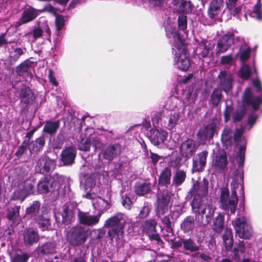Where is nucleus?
Masks as SVG:
<instances>
[{
	"label": "nucleus",
	"instance_id": "33",
	"mask_svg": "<svg viewBox=\"0 0 262 262\" xmlns=\"http://www.w3.org/2000/svg\"><path fill=\"white\" fill-rule=\"evenodd\" d=\"M245 250L246 248L244 242L243 241H239L237 247L234 248L233 250L235 262H239L241 257L245 256Z\"/></svg>",
	"mask_w": 262,
	"mask_h": 262
},
{
	"label": "nucleus",
	"instance_id": "50",
	"mask_svg": "<svg viewBox=\"0 0 262 262\" xmlns=\"http://www.w3.org/2000/svg\"><path fill=\"white\" fill-rule=\"evenodd\" d=\"M156 222L154 220L147 221L144 225V229L146 232H152L155 230Z\"/></svg>",
	"mask_w": 262,
	"mask_h": 262
},
{
	"label": "nucleus",
	"instance_id": "61",
	"mask_svg": "<svg viewBox=\"0 0 262 262\" xmlns=\"http://www.w3.org/2000/svg\"><path fill=\"white\" fill-rule=\"evenodd\" d=\"M150 211V208L148 206H144L142 210L140 211L139 213V217L140 218H145L147 217L149 214Z\"/></svg>",
	"mask_w": 262,
	"mask_h": 262
},
{
	"label": "nucleus",
	"instance_id": "46",
	"mask_svg": "<svg viewBox=\"0 0 262 262\" xmlns=\"http://www.w3.org/2000/svg\"><path fill=\"white\" fill-rule=\"evenodd\" d=\"M252 70H250L248 65L244 64L240 70V76L243 78L247 79L250 76Z\"/></svg>",
	"mask_w": 262,
	"mask_h": 262
},
{
	"label": "nucleus",
	"instance_id": "56",
	"mask_svg": "<svg viewBox=\"0 0 262 262\" xmlns=\"http://www.w3.org/2000/svg\"><path fill=\"white\" fill-rule=\"evenodd\" d=\"M64 17L61 15H58L56 17L55 24L57 30H61L64 25Z\"/></svg>",
	"mask_w": 262,
	"mask_h": 262
},
{
	"label": "nucleus",
	"instance_id": "10",
	"mask_svg": "<svg viewBox=\"0 0 262 262\" xmlns=\"http://www.w3.org/2000/svg\"><path fill=\"white\" fill-rule=\"evenodd\" d=\"M56 162L54 160L44 156L38 159L35 169L37 172L46 174L52 171L55 167Z\"/></svg>",
	"mask_w": 262,
	"mask_h": 262
},
{
	"label": "nucleus",
	"instance_id": "18",
	"mask_svg": "<svg viewBox=\"0 0 262 262\" xmlns=\"http://www.w3.org/2000/svg\"><path fill=\"white\" fill-rule=\"evenodd\" d=\"M208 156L207 151H203L196 155L193 159L192 171H202L204 170L206 164V159Z\"/></svg>",
	"mask_w": 262,
	"mask_h": 262
},
{
	"label": "nucleus",
	"instance_id": "55",
	"mask_svg": "<svg viewBox=\"0 0 262 262\" xmlns=\"http://www.w3.org/2000/svg\"><path fill=\"white\" fill-rule=\"evenodd\" d=\"M40 208V204L38 202H34L32 205L26 209L27 214L35 213L39 210Z\"/></svg>",
	"mask_w": 262,
	"mask_h": 262
},
{
	"label": "nucleus",
	"instance_id": "63",
	"mask_svg": "<svg viewBox=\"0 0 262 262\" xmlns=\"http://www.w3.org/2000/svg\"><path fill=\"white\" fill-rule=\"evenodd\" d=\"M252 83H253V86L256 89V91L257 92H261L262 93V85H261V83L260 81V80L258 78L253 79L252 80Z\"/></svg>",
	"mask_w": 262,
	"mask_h": 262
},
{
	"label": "nucleus",
	"instance_id": "27",
	"mask_svg": "<svg viewBox=\"0 0 262 262\" xmlns=\"http://www.w3.org/2000/svg\"><path fill=\"white\" fill-rule=\"evenodd\" d=\"M223 3L224 0H213L211 2L208 11L210 18H214L221 12Z\"/></svg>",
	"mask_w": 262,
	"mask_h": 262
},
{
	"label": "nucleus",
	"instance_id": "11",
	"mask_svg": "<svg viewBox=\"0 0 262 262\" xmlns=\"http://www.w3.org/2000/svg\"><path fill=\"white\" fill-rule=\"evenodd\" d=\"M95 195L88 192L85 194V198L92 200V204L95 210H97L98 214L100 216L104 212L110 208L111 204L109 201L104 200L99 196L94 197Z\"/></svg>",
	"mask_w": 262,
	"mask_h": 262
},
{
	"label": "nucleus",
	"instance_id": "49",
	"mask_svg": "<svg viewBox=\"0 0 262 262\" xmlns=\"http://www.w3.org/2000/svg\"><path fill=\"white\" fill-rule=\"evenodd\" d=\"M184 247L186 250L192 251H196L198 247L191 239H186L183 241Z\"/></svg>",
	"mask_w": 262,
	"mask_h": 262
},
{
	"label": "nucleus",
	"instance_id": "1",
	"mask_svg": "<svg viewBox=\"0 0 262 262\" xmlns=\"http://www.w3.org/2000/svg\"><path fill=\"white\" fill-rule=\"evenodd\" d=\"M208 192L207 185L204 183L200 185L198 183L193 184L191 189L193 199L191 203L192 211L196 214L200 224L203 226L208 225L214 214L216 208L212 205L206 203L203 200Z\"/></svg>",
	"mask_w": 262,
	"mask_h": 262
},
{
	"label": "nucleus",
	"instance_id": "45",
	"mask_svg": "<svg viewBox=\"0 0 262 262\" xmlns=\"http://www.w3.org/2000/svg\"><path fill=\"white\" fill-rule=\"evenodd\" d=\"M222 91L217 88L214 90L211 96V103L214 106H217L222 99Z\"/></svg>",
	"mask_w": 262,
	"mask_h": 262
},
{
	"label": "nucleus",
	"instance_id": "54",
	"mask_svg": "<svg viewBox=\"0 0 262 262\" xmlns=\"http://www.w3.org/2000/svg\"><path fill=\"white\" fill-rule=\"evenodd\" d=\"M178 26L180 29L185 30L187 28V17L184 15L179 16Z\"/></svg>",
	"mask_w": 262,
	"mask_h": 262
},
{
	"label": "nucleus",
	"instance_id": "52",
	"mask_svg": "<svg viewBox=\"0 0 262 262\" xmlns=\"http://www.w3.org/2000/svg\"><path fill=\"white\" fill-rule=\"evenodd\" d=\"M232 136L231 129L228 127H226L223 132L222 139L226 142L229 141L231 139Z\"/></svg>",
	"mask_w": 262,
	"mask_h": 262
},
{
	"label": "nucleus",
	"instance_id": "15",
	"mask_svg": "<svg viewBox=\"0 0 262 262\" xmlns=\"http://www.w3.org/2000/svg\"><path fill=\"white\" fill-rule=\"evenodd\" d=\"M33 185L31 183H25L16 189L11 195L13 200H20L23 202L25 198L32 192Z\"/></svg>",
	"mask_w": 262,
	"mask_h": 262
},
{
	"label": "nucleus",
	"instance_id": "62",
	"mask_svg": "<svg viewBox=\"0 0 262 262\" xmlns=\"http://www.w3.org/2000/svg\"><path fill=\"white\" fill-rule=\"evenodd\" d=\"M228 239H232L233 235L232 230L231 229L227 228L225 229L224 233L223 235V239L226 240Z\"/></svg>",
	"mask_w": 262,
	"mask_h": 262
},
{
	"label": "nucleus",
	"instance_id": "9",
	"mask_svg": "<svg viewBox=\"0 0 262 262\" xmlns=\"http://www.w3.org/2000/svg\"><path fill=\"white\" fill-rule=\"evenodd\" d=\"M165 114H167L169 117L166 127L168 129H172L178 124V120L180 117V113L175 111H168L167 109H165L163 110L161 113H155L153 115V118H155L158 121L159 119H161L163 115Z\"/></svg>",
	"mask_w": 262,
	"mask_h": 262
},
{
	"label": "nucleus",
	"instance_id": "31",
	"mask_svg": "<svg viewBox=\"0 0 262 262\" xmlns=\"http://www.w3.org/2000/svg\"><path fill=\"white\" fill-rule=\"evenodd\" d=\"M43 137L37 138L35 141L31 142L28 144L29 149L31 153L36 152L41 150L45 145Z\"/></svg>",
	"mask_w": 262,
	"mask_h": 262
},
{
	"label": "nucleus",
	"instance_id": "19",
	"mask_svg": "<svg viewBox=\"0 0 262 262\" xmlns=\"http://www.w3.org/2000/svg\"><path fill=\"white\" fill-rule=\"evenodd\" d=\"M167 132L164 129H151L150 130V139L155 145H159L163 143L167 139Z\"/></svg>",
	"mask_w": 262,
	"mask_h": 262
},
{
	"label": "nucleus",
	"instance_id": "40",
	"mask_svg": "<svg viewBox=\"0 0 262 262\" xmlns=\"http://www.w3.org/2000/svg\"><path fill=\"white\" fill-rule=\"evenodd\" d=\"M171 176V170L169 168H165L161 172L159 178V183L167 185L170 183Z\"/></svg>",
	"mask_w": 262,
	"mask_h": 262
},
{
	"label": "nucleus",
	"instance_id": "2",
	"mask_svg": "<svg viewBox=\"0 0 262 262\" xmlns=\"http://www.w3.org/2000/svg\"><path fill=\"white\" fill-rule=\"evenodd\" d=\"M165 29L167 37L173 38L172 50L174 54V65L180 70L187 71L190 67V62L184 39L172 26L167 25Z\"/></svg>",
	"mask_w": 262,
	"mask_h": 262
},
{
	"label": "nucleus",
	"instance_id": "35",
	"mask_svg": "<svg viewBox=\"0 0 262 262\" xmlns=\"http://www.w3.org/2000/svg\"><path fill=\"white\" fill-rule=\"evenodd\" d=\"M150 184L147 183H137L135 186V192L139 195H144L150 191Z\"/></svg>",
	"mask_w": 262,
	"mask_h": 262
},
{
	"label": "nucleus",
	"instance_id": "21",
	"mask_svg": "<svg viewBox=\"0 0 262 262\" xmlns=\"http://www.w3.org/2000/svg\"><path fill=\"white\" fill-rule=\"evenodd\" d=\"M172 7L179 13H189L191 12L192 6L190 1L185 0H173Z\"/></svg>",
	"mask_w": 262,
	"mask_h": 262
},
{
	"label": "nucleus",
	"instance_id": "29",
	"mask_svg": "<svg viewBox=\"0 0 262 262\" xmlns=\"http://www.w3.org/2000/svg\"><path fill=\"white\" fill-rule=\"evenodd\" d=\"M20 96L21 101L26 104L31 103L35 100V97L32 94L31 90L27 87H24L21 89Z\"/></svg>",
	"mask_w": 262,
	"mask_h": 262
},
{
	"label": "nucleus",
	"instance_id": "58",
	"mask_svg": "<svg viewBox=\"0 0 262 262\" xmlns=\"http://www.w3.org/2000/svg\"><path fill=\"white\" fill-rule=\"evenodd\" d=\"M28 146V141L26 142V141H25L22 143V144L19 147L17 151L16 152L15 155L18 157L23 155V154L26 150Z\"/></svg>",
	"mask_w": 262,
	"mask_h": 262
},
{
	"label": "nucleus",
	"instance_id": "53",
	"mask_svg": "<svg viewBox=\"0 0 262 262\" xmlns=\"http://www.w3.org/2000/svg\"><path fill=\"white\" fill-rule=\"evenodd\" d=\"M39 227L43 230L48 229L50 226V221L49 219L41 217L37 221Z\"/></svg>",
	"mask_w": 262,
	"mask_h": 262
},
{
	"label": "nucleus",
	"instance_id": "6",
	"mask_svg": "<svg viewBox=\"0 0 262 262\" xmlns=\"http://www.w3.org/2000/svg\"><path fill=\"white\" fill-rule=\"evenodd\" d=\"M87 236L86 231L80 226L73 227L67 233V241L73 246H80L84 244Z\"/></svg>",
	"mask_w": 262,
	"mask_h": 262
},
{
	"label": "nucleus",
	"instance_id": "5",
	"mask_svg": "<svg viewBox=\"0 0 262 262\" xmlns=\"http://www.w3.org/2000/svg\"><path fill=\"white\" fill-rule=\"evenodd\" d=\"M236 235L241 238L251 237L253 231L250 220L245 216L237 217L232 222Z\"/></svg>",
	"mask_w": 262,
	"mask_h": 262
},
{
	"label": "nucleus",
	"instance_id": "47",
	"mask_svg": "<svg viewBox=\"0 0 262 262\" xmlns=\"http://www.w3.org/2000/svg\"><path fill=\"white\" fill-rule=\"evenodd\" d=\"M28 258V256L26 254L20 252L11 257V262H27Z\"/></svg>",
	"mask_w": 262,
	"mask_h": 262
},
{
	"label": "nucleus",
	"instance_id": "43",
	"mask_svg": "<svg viewBox=\"0 0 262 262\" xmlns=\"http://www.w3.org/2000/svg\"><path fill=\"white\" fill-rule=\"evenodd\" d=\"M186 173L182 170L176 171L173 176V183L177 186L180 185L185 181Z\"/></svg>",
	"mask_w": 262,
	"mask_h": 262
},
{
	"label": "nucleus",
	"instance_id": "57",
	"mask_svg": "<svg viewBox=\"0 0 262 262\" xmlns=\"http://www.w3.org/2000/svg\"><path fill=\"white\" fill-rule=\"evenodd\" d=\"M46 11L54 15H56L57 12L56 9L51 4H48L46 5L43 9H39L40 13L45 12Z\"/></svg>",
	"mask_w": 262,
	"mask_h": 262
},
{
	"label": "nucleus",
	"instance_id": "4",
	"mask_svg": "<svg viewBox=\"0 0 262 262\" xmlns=\"http://www.w3.org/2000/svg\"><path fill=\"white\" fill-rule=\"evenodd\" d=\"M124 215L119 213L110 217L105 221L104 226L111 229L108 231V235L113 243L116 245L122 244L124 237V227L125 223Z\"/></svg>",
	"mask_w": 262,
	"mask_h": 262
},
{
	"label": "nucleus",
	"instance_id": "20",
	"mask_svg": "<svg viewBox=\"0 0 262 262\" xmlns=\"http://www.w3.org/2000/svg\"><path fill=\"white\" fill-rule=\"evenodd\" d=\"M213 46L206 39H201L198 42V44L194 51L195 54L199 58H204L208 56Z\"/></svg>",
	"mask_w": 262,
	"mask_h": 262
},
{
	"label": "nucleus",
	"instance_id": "7",
	"mask_svg": "<svg viewBox=\"0 0 262 262\" xmlns=\"http://www.w3.org/2000/svg\"><path fill=\"white\" fill-rule=\"evenodd\" d=\"M63 179L61 176H54L49 178H45L39 181L37 185L38 191L40 193H47L50 191H58L61 186Z\"/></svg>",
	"mask_w": 262,
	"mask_h": 262
},
{
	"label": "nucleus",
	"instance_id": "37",
	"mask_svg": "<svg viewBox=\"0 0 262 262\" xmlns=\"http://www.w3.org/2000/svg\"><path fill=\"white\" fill-rule=\"evenodd\" d=\"M251 49L247 44L242 45L239 50L237 55L242 61L244 62L250 57Z\"/></svg>",
	"mask_w": 262,
	"mask_h": 262
},
{
	"label": "nucleus",
	"instance_id": "22",
	"mask_svg": "<svg viewBox=\"0 0 262 262\" xmlns=\"http://www.w3.org/2000/svg\"><path fill=\"white\" fill-rule=\"evenodd\" d=\"M39 240V235L37 232L32 228L25 230L23 233V241L26 245L31 246L37 243Z\"/></svg>",
	"mask_w": 262,
	"mask_h": 262
},
{
	"label": "nucleus",
	"instance_id": "42",
	"mask_svg": "<svg viewBox=\"0 0 262 262\" xmlns=\"http://www.w3.org/2000/svg\"><path fill=\"white\" fill-rule=\"evenodd\" d=\"M20 206H15L8 210L7 215V218L9 220H12L14 223H16L20 220L19 217V211Z\"/></svg>",
	"mask_w": 262,
	"mask_h": 262
},
{
	"label": "nucleus",
	"instance_id": "59",
	"mask_svg": "<svg viewBox=\"0 0 262 262\" xmlns=\"http://www.w3.org/2000/svg\"><path fill=\"white\" fill-rule=\"evenodd\" d=\"M132 202L128 196L123 197L122 205L126 209L129 210L132 207Z\"/></svg>",
	"mask_w": 262,
	"mask_h": 262
},
{
	"label": "nucleus",
	"instance_id": "32",
	"mask_svg": "<svg viewBox=\"0 0 262 262\" xmlns=\"http://www.w3.org/2000/svg\"><path fill=\"white\" fill-rule=\"evenodd\" d=\"M194 227V217L191 216L186 217L181 224V228L185 232L193 230Z\"/></svg>",
	"mask_w": 262,
	"mask_h": 262
},
{
	"label": "nucleus",
	"instance_id": "39",
	"mask_svg": "<svg viewBox=\"0 0 262 262\" xmlns=\"http://www.w3.org/2000/svg\"><path fill=\"white\" fill-rule=\"evenodd\" d=\"M59 127V121H47L43 127V132L49 134H54Z\"/></svg>",
	"mask_w": 262,
	"mask_h": 262
},
{
	"label": "nucleus",
	"instance_id": "51",
	"mask_svg": "<svg viewBox=\"0 0 262 262\" xmlns=\"http://www.w3.org/2000/svg\"><path fill=\"white\" fill-rule=\"evenodd\" d=\"M234 62V58L231 55L223 56L221 57L220 62L225 66H231Z\"/></svg>",
	"mask_w": 262,
	"mask_h": 262
},
{
	"label": "nucleus",
	"instance_id": "25",
	"mask_svg": "<svg viewBox=\"0 0 262 262\" xmlns=\"http://www.w3.org/2000/svg\"><path fill=\"white\" fill-rule=\"evenodd\" d=\"M100 215H91L87 213L79 212L78 218L80 222L87 226H93L98 223Z\"/></svg>",
	"mask_w": 262,
	"mask_h": 262
},
{
	"label": "nucleus",
	"instance_id": "64",
	"mask_svg": "<svg viewBox=\"0 0 262 262\" xmlns=\"http://www.w3.org/2000/svg\"><path fill=\"white\" fill-rule=\"evenodd\" d=\"M257 116L255 115L250 116L248 120V125H249L248 129H250L257 120Z\"/></svg>",
	"mask_w": 262,
	"mask_h": 262
},
{
	"label": "nucleus",
	"instance_id": "12",
	"mask_svg": "<svg viewBox=\"0 0 262 262\" xmlns=\"http://www.w3.org/2000/svg\"><path fill=\"white\" fill-rule=\"evenodd\" d=\"M217 122L213 121L206 126L201 128L198 134L200 142L204 143L207 140L212 138L219 128Z\"/></svg>",
	"mask_w": 262,
	"mask_h": 262
},
{
	"label": "nucleus",
	"instance_id": "34",
	"mask_svg": "<svg viewBox=\"0 0 262 262\" xmlns=\"http://www.w3.org/2000/svg\"><path fill=\"white\" fill-rule=\"evenodd\" d=\"M62 217V222L63 223L68 225L73 220L74 218V213L73 211L70 209L67 206H64L63 208V212L61 214Z\"/></svg>",
	"mask_w": 262,
	"mask_h": 262
},
{
	"label": "nucleus",
	"instance_id": "36",
	"mask_svg": "<svg viewBox=\"0 0 262 262\" xmlns=\"http://www.w3.org/2000/svg\"><path fill=\"white\" fill-rule=\"evenodd\" d=\"M238 0H226V6L231 14L235 16L238 13L242 10L240 6H237V2Z\"/></svg>",
	"mask_w": 262,
	"mask_h": 262
},
{
	"label": "nucleus",
	"instance_id": "23",
	"mask_svg": "<svg viewBox=\"0 0 262 262\" xmlns=\"http://www.w3.org/2000/svg\"><path fill=\"white\" fill-rule=\"evenodd\" d=\"M220 79V85L223 91L227 93L232 88V76L225 71H221L218 76Z\"/></svg>",
	"mask_w": 262,
	"mask_h": 262
},
{
	"label": "nucleus",
	"instance_id": "60",
	"mask_svg": "<svg viewBox=\"0 0 262 262\" xmlns=\"http://www.w3.org/2000/svg\"><path fill=\"white\" fill-rule=\"evenodd\" d=\"M24 53L23 50L21 48H17L14 49L13 52H11V55L13 56L15 59H17L20 55Z\"/></svg>",
	"mask_w": 262,
	"mask_h": 262
},
{
	"label": "nucleus",
	"instance_id": "26",
	"mask_svg": "<svg viewBox=\"0 0 262 262\" xmlns=\"http://www.w3.org/2000/svg\"><path fill=\"white\" fill-rule=\"evenodd\" d=\"M76 155V150L74 146L66 148L61 153V160L65 165L72 164Z\"/></svg>",
	"mask_w": 262,
	"mask_h": 262
},
{
	"label": "nucleus",
	"instance_id": "14",
	"mask_svg": "<svg viewBox=\"0 0 262 262\" xmlns=\"http://www.w3.org/2000/svg\"><path fill=\"white\" fill-rule=\"evenodd\" d=\"M233 43V38L231 33L223 36L218 41L216 47V55L219 56L221 53L226 52Z\"/></svg>",
	"mask_w": 262,
	"mask_h": 262
},
{
	"label": "nucleus",
	"instance_id": "38",
	"mask_svg": "<svg viewBox=\"0 0 262 262\" xmlns=\"http://www.w3.org/2000/svg\"><path fill=\"white\" fill-rule=\"evenodd\" d=\"M43 254H53L56 252V246L54 242H48L43 244L40 248Z\"/></svg>",
	"mask_w": 262,
	"mask_h": 262
},
{
	"label": "nucleus",
	"instance_id": "24",
	"mask_svg": "<svg viewBox=\"0 0 262 262\" xmlns=\"http://www.w3.org/2000/svg\"><path fill=\"white\" fill-rule=\"evenodd\" d=\"M227 164V159L225 152L221 150L216 155L212 162V166L216 171L224 169Z\"/></svg>",
	"mask_w": 262,
	"mask_h": 262
},
{
	"label": "nucleus",
	"instance_id": "28",
	"mask_svg": "<svg viewBox=\"0 0 262 262\" xmlns=\"http://www.w3.org/2000/svg\"><path fill=\"white\" fill-rule=\"evenodd\" d=\"M86 136L89 137L90 143L92 142L93 146L95 149L100 148L102 146V143L100 142V139L97 137L94 133L93 128H87L86 129Z\"/></svg>",
	"mask_w": 262,
	"mask_h": 262
},
{
	"label": "nucleus",
	"instance_id": "16",
	"mask_svg": "<svg viewBox=\"0 0 262 262\" xmlns=\"http://www.w3.org/2000/svg\"><path fill=\"white\" fill-rule=\"evenodd\" d=\"M171 196L168 193L163 194L158 198V214L160 217L161 214H164L168 212L171 205Z\"/></svg>",
	"mask_w": 262,
	"mask_h": 262
},
{
	"label": "nucleus",
	"instance_id": "8",
	"mask_svg": "<svg viewBox=\"0 0 262 262\" xmlns=\"http://www.w3.org/2000/svg\"><path fill=\"white\" fill-rule=\"evenodd\" d=\"M244 130V128L241 127L236 129L234 135V141L239 145L238 150L236 153V157L239 166H242L244 164L246 148V141L243 136Z\"/></svg>",
	"mask_w": 262,
	"mask_h": 262
},
{
	"label": "nucleus",
	"instance_id": "30",
	"mask_svg": "<svg viewBox=\"0 0 262 262\" xmlns=\"http://www.w3.org/2000/svg\"><path fill=\"white\" fill-rule=\"evenodd\" d=\"M224 227V216L219 213L213 220V229L217 233H221Z\"/></svg>",
	"mask_w": 262,
	"mask_h": 262
},
{
	"label": "nucleus",
	"instance_id": "3",
	"mask_svg": "<svg viewBox=\"0 0 262 262\" xmlns=\"http://www.w3.org/2000/svg\"><path fill=\"white\" fill-rule=\"evenodd\" d=\"M236 173L234 176L231 183V195L229 197V190L223 188L221 191L220 202L221 207L225 210H230L231 213H234L238 203L237 192L243 194L244 187L242 184V177L241 174Z\"/></svg>",
	"mask_w": 262,
	"mask_h": 262
},
{
	"label": "nucleus",
	"instance_id": "48",
	"mask_svg": "<svg viewBox=\"0 0 262 262\" xmlns=\"http://www.w3.org/2000/svg\"><path fill=\"white\" fill-rule=\"evenodd\" d=\"M85 138H86L85 141L83 139L81 140L79 144L78 148L81 150L87 151L90 149L91 143L89 137L86 136V133H85Z\"/></svg>",
	"mask_w": 262,
	"mask_h": 262
},
{
	"label": "nucleus",
	"instance_id": "17",
	"mask_svg": "<svg viewBox=\"0 0 262 262\" xmlns=\"http://www.w3.org/2000/svg\"><path fill=\"white\" fill-rule=\"evenodd\" d=\"M196 146L192 139H188L183 141L180 146L181 154L187 158H190L196 151Z\"/></svg>",
	"mask_w": 262,
	"mask_h": 262
},
{
	"label": "nucleus",
	"instance_id": "44",
	"mask_svg": "<svg viewBox=\"0 0 262 262\" xmlns=\"http://www.w3.org/2000/svg\"><path fill=\"white\" fill-rule=\"evenodd\" d=\"M250 16L259 20L262 19L261 4L260 0H257V4L254 5L253 10L250 13Z\"/></svg>",
	"mask_w": 262,
	"mask_h": 262
},
{
	"label": "nucleus",
	"instance_id": "13",
	"mask_svg": "<svg viewBox=\"0 0 262 262\" xmlns=\"http://www.w3.org/2000/svg\"><path fill=\"white\" fill-rule=\"evenodd\" d=\"M40 14L39 9L30 6H26L21 14V17L17 22L18 25L27 24L35 19Z\"/></svg>",
	"mask_w": 262,
	"mask_h": 262
},
{
	"label": "nucleus",
	"instance_id": "41",
	"mask_svg": "<svg viewBox=\"0 0 262 262\" xmlns=\"http://www.w3.org/2000/svg\"><path fill=\"white\" fill-rule=\"evenodd\" d=\"M117 145H111L102 152V155L105 159L111 161L116 155Z\"/></svg>",
	"mask_w": 262,
	"mask_h": 262
}]
</instances>
